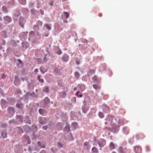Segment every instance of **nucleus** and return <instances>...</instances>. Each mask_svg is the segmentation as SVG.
<instances>
[{
	"instance_id": "36",
	"label": "nucleus",
	"mask_w": 153,
	"mask_h": 153,
	"mask_svg": "<svg viewBox=\"0 0 153 153\" xmlns=\"http://www.w3.org/2000/svg\"><path fill=\"white\" fill-rule=\"evenodd\" d=\"M58 146L60 147H62V144L60 143H58Z\"/></svg>"
},
{
	"instance_id": "42",
	"label": "nucleus",
	"mask_w": 153,
	"mask_h": 153,
	"mask_svg": "<svg viewBox=\"0 0 153 153\" xmlns=\"http://www.w3.org/2000/svg\"><path fill=\"white\" fill-rule=\"evenodd\" d=\"M76 88H74V90H75V91L76 90Z\"/></svg>"
},
{
	"instance_id": "11",
	"label": "nucleus",
	"mask_w": 153,
	"mask_h": 153,
	"mask_svg": "<svg viewBox=\"0 0 153 153\" xmlns=\"http://www.w3.org/2000/svg\"><path fill=\"white\" fill-rule=\"evenodd\" d=\"M92 151L93 153H97L98 152V150L95 147H94L92 148Z\"/></svg>"
},
{
	"instance_id": "5",
	"label": "nucleus",
	"mask_w": 153,
	"mask_h": 153,
	"mask_svg": "<svg viewBox=\"0 0 153 153\" xmlns=\"http://www.w3.org/2000/svg\"><path fill=\"white\" fill-rule=\"evenodd\" d=\"M88 110V108L85 106H84L82 108L83 112L84 113H86Z\"/></svg>"
},
{
	"instance_id": "41",
	"label": "nucleus",
	"mask_w": 153,
	"mask_h": 153,
	"mask_svg": "<svg viewBox=\"0 0 153 153\" xmlns=\"http://www.w3.org/2000/svg\"><path fill=\"white\" fill-rule=\"evenodd\" d=\"M38 145L39 146H40V142H38Z\"/></svg>"
},
{
	"instance_id": "22",
	"label": "nucleus",
	"mask_w": 153,
	"mask_h": 153,
	"mask_svg": "<svg viewBox=\"0 0 153 153\" xmlns=\"http://www.w3.org/2000/svg\"><path fill=\"white\" fill-rule=\"evenodd\" d=\"M72 126L74 128H76L77 126V124L76 123H72Z\"/></svg>"
},
{
	"instance_id": "34",
	"label": "nucleus",
	"mask_w": 153,
	"mask_h": 153,
	"mask_svg": "<svg viewBox=\"0 0 153 153\" xmlns=\"http://www.w3.org/2000/svg\"><path fill=\"white\" fill-rule=\"evenodd\" d=\"M47 128V126H44L43 127V128L44 129H46Z\"/></svg>"
},
{
	"instance_id": "24",
	"label": "nucleus",
	"mask_w": 153,
	"mask_h": 153,
	"mask_svg": "<svg viewBox=\"0 0 153 153\" xmlns=\"http://www.w3.org/2000/svg\"><path fill=\"white\" fill-rule=\"evenodd\" d=\"M40 76H38V79L39 80V81L41 82V83H42L43 82V79H40Z\"/></svg>"
},
{
	"instance_id": "20",
	"label": "nucleus",
	"mask_w": 153,
	"mask_h": 153,
	"mask_svg": "<svg viewBox=\"0 0 153 153\" xmlns=\"http://www.w3.org/2000/svg\"><path fill=\"white\" fill-rule=\"evenodd\" d=\"M2 10L4 12H7V8L5 7H4V6H3L2 7Z\"/></svg>"
},
{
	"instance_id": "28",
	"label": "nucleus",
	"mask_w": 153,
	"mask_h": 153,
	"mask_svg": "<svg viewBox=\"0 0 153 153\" xmlns=\"http://www.w3.org/2000/svg\"><path fill=\"white\" fill-rule=\"evenodd\" d=\"M97 77L96 76H94L92 77V79L94 81L97 80Z\"/></svg>"
},
{
	"instance_id": "23",
	"label": "nucleus",
	"mask_w": 153,
	"mask_h": 153,
	"mask_svg": "<svg viewBox=\"0 0 153 153\" xmlns=\"http://www.w3.org/2000/svg\"><path fill=\"white\" fill-rule=\"evenodd\" d=\"M76 95L79 97H81L82 96V95L80 94V93L78 92L76 94Z\"/></svg>"
},
{
	"instance_id": "31",
	"label": "nucleus",
	"mask_w": 153,
	"mask_h": 153,
	"mask_svg": "<svg viewBox=\"0 0 153 153\" xmlns=\"http://www.w3.org/2000/svg\"><path fill=\"white\" fill-rule=\"evenodd\" d=\"M94 70H90L89 71V73L90 74H93L94 73Z\"/></svg>"
},
{
	"instance_id": "25",
	"label": "nucleus",
	"mask_w": 153,
	"mask_h": 153,
	"mask_svg": "<svg viewBox=\"0 0 153 153\" xmlns=\"http://www.w3.org/2000/svg\"><path fill=\"white\" fill-rule=\"evenodd\" d=\"M42 24V22L40 21H38L37 22V25L38 26H41Z\"/></svg>"
},
{
	"instance_id": "19",
	"label": "nucleus",
	"mask_w": 153,
	"mask_h": 153,
	"mask_svg": "<svg viewBox=\"0 0 153 153\" xmlns=\"http://www.w3.org/2000/svg\"><path fill=\"white\" fill-rule=\"evenodd\" d=\"M7 102L4 100H1V104L2 105L5 104L7 103Z\"/></svg>"
},
{
	"instance_id": "33",
	"label": "nucleus",
	"mask_w": 153,
	"mask_h": 153,
	"mask_svg": "<svg viewBox=\"0 0 153 153\" xmlns=\"http://www.w3.org/2000/svg\"><path fill=\"white\" fill-rule=\"evenodd\" d=\"M42 69H43V68H42L41 67V68H40V71H41L42 72V73H44V72H45V71H42Z\"/></svg>"
},
{
	"instance_id": "8",
	"label": "nucleus",
	"mask_w": 153,
	"mask_h": 153,
	"mask_svg": "<svg viewBox=\"0 0 153 153\" xmlns=\"http://www.w3.org/2000/svg\"><path fill=\"white\" fill-rule=\"evenodd\" d=\"M68 59V57L67 55H65L63 57V59L65 61H67Z\"/></svg>"
},
{
	"instance_id": "17",
	"label": "nucleus",
	"mask_w": 153,
	"mask_h": 153,
	"mask_svg": "<svg viewBox=\"0 0 153 153\" xmlns=\"http://www.w3.org/2000/svg\"><path fill=\"white\" fill-rule=\"evenodd\" d=\"M16 106L18 108H22V104H18L16 105Z\"/></svg>"
},
{
	"instance_id": "2",
	"label": "nucleus",
	"mask_w": 153,
	"mask_h": 153,
	"mask_svg": "<svg viewBox=\"0 0 153 153\" xmlns=\"http://www.w3.org/2000/svg\"><path fill=\"white\" fill-rule=\"evenodd\" d=\"M39 122L42 124H44L46 122V120L44 118H40L39 119Z\"/></svg>"
},
{
	"instance_id": "46",
	"label": "nucleus",
	"mask_w": 153,
	"mask_h": 153,
	"mask_svg": "<svg viewBox=\"0 0 153 153\" xmlns=\"http://www.w3.org/2000/svg\"><path fill=\"white\" fill-rule=\"evenodd\" d=\"M115 153V152H113V153Z\"/></svg>"
},
{
	"instance_id": "18",
	"label": "nucleus",
	"mask_w": 153,
	"mask_h": 153,
	"mask_svg": "<svg viewBox=\"0 0 153 153\" xmlns=\"http://www.w3.org/2000/svg\"><path fill=\"white\" fill-rule=\"evenodd\" d=\"M45 103H47L49 101V100L48 98L46 97L45 98L44 100Z\"/></svg>"
},
{
	"instance_id": "39",
	"label": "nucleus",
	"mask_w": 153,
	"mask_h": 153,
	"mask_svg": "<svg viewBox=\"0 0 153 153\" xmlns=\"http://www.w3.org/2000/svg\"><path fill=\"white\" fill-rule=\"evenodd\" d=\"M35 72H36V73H37L38 72V70L37 69H35Z\"/></svg>"
},
{
	"instance_id": "40",
	"label": "nucleus",
	"mask_w": 153,
	"mask_h": 153,
	"mask_svg": "<svg viewBox=\"0 0 153 153\" xmlns=\"http://www.w3.org/2000/svg\"><path fill=\"white\" fill-rule=\"evenodd\" d=\"M5 77V76L4 75H3L2 76V78H4Z\"/></svg>"
},
{
	"instance_id": "38",
	"label": "nucleus",
	"mask_w": 153,
	"mask_h": 153,
	"mask_svg": "<svg viewBox=\"0 0 153 153\" xmlns=\"http://www.w3.org/2000/svg\"><path fill=\"white\" fill-rule=\"evenodd\" d=\"M105 109H106V110L107 111H108L109 110V108L108 107H105Z\"/></svg>"
},
{
	"instance_id": "16",
	"label": "nucleus",
	"mask_w": 153,
	"mask_h": 153,
	"mask_svg": "<svg viewBox=\"0 0 153 153\" xmlns=\"http://www.w3.org/2000/svg\"><path fill=\"white\" fill-rule=\"evenodd\" d=\"M20 2L22 4L24 5L26 3L25 0H20Z\"/></svg>"
},
{
	"instance_id": "27",
	"label": "nucleus",
	"mask_w": 153,
	"mask_h": 153,
	"mask_svg": "<svg viewBox=\"0 0 153 153\" xmlns=\"http://www.w3.org/2000/svg\"><path fill=\"white\" fill-rule=\"evenodd\" d=\"M2 136L3 138H5L7 137V134L5 133H2Z\"/></svg>"
},
{
	"instance_id": "43",
	"label": "nucleus",
	"mask_w": 153,
	"mask_h": 153,
	"mask_svg": "<svg viewBox=\"0 0 153 153\" xmlns=\"http://www.w3.org/2000/svg\"><path fill=\"white\" fill-rule=\"evenodd\" d=\"M18 61H19L20 62H21V61H20V60H18Z\"/></svg>"
},
{
	"instance_id": "7",
	"label": "nucleus",
	"mask_w": 153,
	"mask_h": 153,
	"mask_svg": "<svg viewBox=\"0 0 153 153\" xmlns=\"http://www.w3.org/2000/svg\"><path fill=\"white\" fill-rule=\"evenodd\" d=\"M84 145L85 146H87L86 148L87 149H89L90 148V146L89 145V143L88 142H85L84 143Z\"/></svg>"
},
{
	"instance_id": "14",
	"label": "nucleus",
	"mask_w": 153,
	"mask_h": 153,
	"mask_svg": "<svg viewBox=\"0 0 153 153\" xmlns=\"http://www.w3.org/2000/svg\"><path fill=\"white\" fill-rule=\"evenodd\" d=\"M99 116L101 118H102L104 117V115L103 114L102 112H99Z\"/></svg>"
},
{
	"instance_id": "32",
	"label": "nucleus",
	"mask_w": 153,
	"mask_h": 153,
	"mask_svg": "<svg viewBox=\"0 0 153 153\" xmlns=\"http://www.w3.org/2000/svg\"><path fill=\"white\" fill-rule=\"evenodd\" d=\"M22 118V117L21 116H17V118H19L20 120H21Z\"/></svg>"
},
{
	"instance_id": "47",
	"label": "nucleus",
	"mask_w": 153,
	"mask_h": 153,
	"mask_svg": "<svg viewBox=\"0 0 153 153\" xmlns=\"http://www.w3.org/2000/svg\"><path fill=\"white\" fill-rule=\"evenodd\" d=\"M1 46H0V49H1Z\"/></svg>"
},
{
	"instance_id": "30",
	"label": "nucleus",
	"mask_w": 153,
	"mask_h": 153,
	"mask_svg": "<svg viewBox=\"0 0 153 153\" xmlns=\"http://www.w3.org/2000/svg\"><path fill=\"white\" fill-rule=\"evenodd\" d=\"M93 86L94 88L95 89H97L98 88V86L97 85H94Z\"/></svg>"
},
{
	"instance_id": "3",
	"label": "nucleus",
	"mask_w": 153,
	"mask_h": 153,
	"mask_svg": "<svg viewBox=\"0 0 153 153\" xmlns=\"http://www.w3.org/2000/svg\"><path fill=\"white\" fill-rule=\"evenodd\" d=\"M134 150L136 153H140L141 151V148L138 146H137L135 147Z\"/></svg>"
},
{
	"instance_id": "45",
	"label": "nucleus",
	"mask_w": 153,
	"mask_h": 153,
	"mask_svg": "<svg viewBox=\"0 0 153 153\" xmlns=\"http://www.w3.org/2000/svg\"><path fill=\"white\" fill-rule=\"evenodd\" d=\"M65 93H64V96H65Z\"/></svg>"
},
{
	"instance_id": "44",
	"label": "nucleus",
	"mask_w": 153,
	"mask_h": 153,
	"mask_svg": "<svg viewBox=\"0 0 153 153\" xmlns=\"http://www.w3.org/2000/svg\"><path fill=\"white\" fill-rule=\"evenodd\" d=\"M76 63H77V64H79V62H78L77 61V62H76Z\"/></svg>"
},
{
	"instance_id": "35",
	"label": "nucleus",
	"mask_w": 153,
	"mask_h": 153,
	"mask_svg": "<svg viewBox=\"0 0 153 153\" xmlns=\"http://www.w3.org/2000/svg\"><path fill=\"white\" fill-rule=\"evenodd\" d=\"M61 51L60 50H59L57 53L59 54H60L61 53Z\"/></svg>"
},
{
	"instance_id": "1",
	"label": "nucleus",
	"mask_w": 153,
	"mask_h": 153,
	"mask_svg": "<svg viewBox=\"0 0 153 153\" xmlns=\"http://www.w3.org/2000/svg\"><path fill=\"white\" fill-rule=\"evenodd\" d=\"M105 140H101L100 141H99L98 144L100 147H102L105 145Z\"/></svg>"
},
{
	"instance_id": "26",
	"label": "nucleus",
	"mask_w": 153,
	"mask_h": 153,
	"mask_svg": "<svg viewBox=\"0 0 153 153\" xmlns=\"http://www.w3.org/2000/svg\"><path fill=\"white\" fill-rule=\"evenodd\" d=\"M75 76L76 78H78L79 77V74L78 73L76 72L75 73Z\"/></svg>"
},
{
	"instance_id": "12",
	"label": "nucleus",
	"mask_w": 153,
	"mask_h": 153,
	"mask_svg": "<svg viewBox=\"0 0 153 153\" xmlns=\"http://www.w3.org/2000/svg\"><path fill=\"white\" fill-rule=\"evenodd\" d=\"M79 88L82 91L84 90L85 89V86L84 85H79Z\"/></svg>"
},
{
	"instance_id": "10",
	"label": "nucleus",
	"mask_w": 153,
	"mask_h": 153,
	"mask_svg": "<svg viewBox=\"0 0 153 153\" xmlns=\"http://www.w3.org/2000/svg\"><path fill=\"white\" fill-rule=\"evenodd\" d=\"M109 147L111 149H112L114 148V145L113 143H111L109 146Z\"/></svg>"
},
{
	"instance_id": "37",
	"label": "nucleus",
	"mask_w": 153,
	"mask_h": 153,
	"mask_svg": "<svg viewBox=\"0 0 153 153\" xmlns=\"http://www.w3.org/2000/svg\"><path fill=\"white\" fill-rule=\"evenodd\" d=\"M33 33H34V32H33V31H31V32H30V35H33Z\"/></svg>"
},
{
	"instance_id": "6",
	"label": "nucleus",
	"mask_w": 153,
	"mask_h": 153,
	"mask_svg": "<svg viewBox=\"0 0 153 153\" xmlns=\"http://www.w3.org/2000/svg\"><path fill=\"white\" fill-rule=\"evenodd\" d=\"M4 19L8 22L11 21V19L8 16H6L4 17Z\"/></svg>"
},
{
	"instance_id": "21",
	"label": "nucleus",
	"mask_w": 153,
	"mask_h": 153,
	"mask_svg": "<svg viewBox=\"0 0 153 153\" xmlns=\"http://www.w3.org/2000/svg\"><path fill=\"white\" fill-rule=\"evenodd\" d=\"M8 111L10 113L11 111H12L13 112H14V109L12 108H8Z\"/></svg>"
},
{
	"instance_id": "13",
	"label": "nucleus",
	"mask_w": 153,
	"mask_h": 153,
	"mask_svg": "<svg viewBox=\"0 0 153 153\" xmlns=\"http://www.w3.org/2000/svg\"><path fill=\"white\" fill-rule=\"evenodd\" d=\"M45 27L48 30H50L51 29V26L48 25V24H45Z\"/></svg>"
},
{
	"instance_id": "15",
	"label": "nucleus",
	"mask_w": 153,
	"mask_h": 153,
	"mask_svg": "<svg viewBox=\"0 0 153 153\" xmlns=\"http://www.w3.org/2000/svg\"><path fill=\"white\" fill-rule=\"evenodd\" d=\"M39 112L41 114H43L44 112V110L43 109H39Z\"/></svg>"
},
{
	"instance_id": "9",
	"label": "nucleus",
	"mask_w": 153,
	"mask_h": 153,
	"mask_svg": "<svg viewBox=\"0 0 153 153\" xmlns=\"http://www.w3.org/2000/svg\"><path fill=\"white\" fill-rule=\"evenodd\" d=\"M65 131L68 133L69 131V128L68 126H66L65 127L64 129Z\"/></svg>"
},
{
	"instance_id": "29",
	"label": "nucleus",
	"mask_w": 153,
	"mask_h": 153,
	"mask_svg": "<svg viewBox=\"0 0 153 153\" xmlns=\"http://www.w3.org/2000/svg\"><path fill=\"white\" fill-rule=\"evenodd\" d=\"M44 91L45 92H48V87H45L44 89Z\"/></svg>"
},
{
	"instance_id": "4",
	"label": "nucleus",
	"mask_w": 153,
	"mask_h": 153,
	"mask_svg": "<svg viewBox=\"0 0 153 153\" xmlns=\"http://www.w3.org/2000/svg\"><path fill=\"white\" fill-rule=\"evenodd\" d=\"M62 16L63 18L67 19L69 17V14L67 12L64 13L62 15Z\"/></svg>"
}]
</instances>
